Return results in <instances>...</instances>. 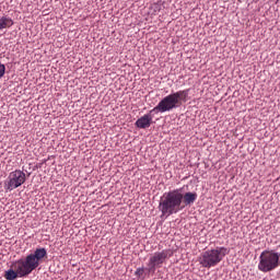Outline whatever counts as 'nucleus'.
<instances>
[{"mask_svg": "<svg viewBox=\"0 0 280 280\" xmlns=\"http://www.w3.org/2000/svg\"><path fill=\"white\" fill-rule=\"evenodd\" d=\"M44 257H47V249H36L34 254H30L24 260H18L13 265L14 270L9 269L5 271L4 279L14 280L16 277H27V275H31L33 270H36V268L40 266V261H43Z\"/></svg>", "mask_w": 280, "mask_h": 280, "instance_id": "f257e3e1", "label": "nucleus"}, {"mask_svg": "<svg viewBox=\"0 0 280 280\" xmlns=\"http://www.w3.org/2000/svg\"><path fill=\"white\" fill-rule=\"evenodd\" d=\"M183 195L180 190H172L162 197L160 201L159 209L162 212V215H172L178 213L183 207Z\"/></svg>", "mask_w": 280, "mask_h": 280, "instance_id": "f03ea898", "label": "nucleus"}, {"mask_svg": "<svg viewBox=\"0 0 280 280\" xmlns=\"http://www.w3.org/2000/svg\"><path fill=\"white\" fill-rule=\"evenodd\" d=\"M187 100V91H179L173 93L168 96H165L159 104L155 106L151 113H167V110H172L180 106L183 102Z\"/></svg>", "mask_w": 280, "mask_h": 280, "instance_id": "7ed1b4c3", "label": "nucleus"}, {"mask_svg": "<svg viewBox=\"0 0 280 280\" xmlns=\"http://www.w3.org/2000/svg\"><path fill=\"white\" fill-rule=\"evenodd\" d=\"M226 255H229V249H226V247L209 249L201 254L199 264L202 268H213V266H218Z\"/></svg>", "mask_w": 280, "mask_h": 280, "instance_id": "20e7f679", "label": "nucleus"}, {"mask_svg": "<svg viewBox=\"0 0 280 280\" xmlns=\"http://www.w3.org/2000/svg\"><path fill=\"white\" fill-rule=\"evenodd\" d=\"M280 255L275 252L265 250L260 254L258 270L261 272H270L279 268Z\"/></svg>", "mask_w": 280, "mask_h": 280, "instance_id": "39448f33", "label": "nucleus"}, {"mask_svg": "<svg viewBox=\"0 0 280 280\" xmlns=\"http://www.w3.org/2000/svg\"><path fill=\"white\" fill-rule=\"evenodd\" d=\"M26 180V175L21 170L13 171L9 174L8 182L4 185L7 191H12L21 187Z\"/></svg>", "mask_w": 280, "mask_h": 280, "instance_id": "423d86ee", "label": "nucleus"}, {"mask_svg": "<svg viewBox=\"0 0 280 280\" xmlns=\"http://www.w3.org/2000/svg\"><path fill=\"white\" fill-rule=\"evenodd\" d=\"M167 259V252L155 253L149 260L148 272H155L156 267L161 266Z\"/></svg>", "mask_w": 280, "mask_h": 280, "instance_id": "0eeeda50", "label": "nucleus"}, {"mask_svg": "<svg viewBox=\"0 0 280 280\" xmlns=\"http://www.w3.org/2000/svg\"><path fill=\"white\" fill-rule=\"evenodd\" d=\"M151 124H152V116L150 115H144L136 121V126L138 128H150Z\"/></svg>", "mask_w": 280, "mask_h": 280, "instance_id": "6e6552de", "label": "nucleus"}, {"mask_svg": "<svg viewBox=\"0 0 280 280\" xmlns=\"http://www.w3.org/2000/svg\"><path fill=\"white\" fill-rule=\"evenodd\" d=\"M12 25H14L12 19L8 16L0 18V30H7V27H12Z\"/></svg>", "mask_w": 280, "mask_h": 280, "instance_id": "1a4fd4ad", "label": "nucleus"}, {"mask_svg": "<svg viewBox=\"0 0 280 280\" xmlns=\"http://www.w3.org/2000/svg\"><path fill=\"white\" fill-rule=\"evenodd\" d=\"M196 198H198V195H196V192H186L185 195H183V200L185 205H191L196 202Z\"/></svg>", "mask_w": 280, "mask_h": 280, "instance_id": "9d476101", "label": "nucleus"}, {"mask_svg": "<svg viewBox=\"0 0 280 280\" xmlns=\"http://www.w3.org/2000/svg\"><path fill=\"white\" fill-rule=\"evenodd\" d=\"M145 272V269L143 268H138L135 272L136 277H138V279H143V275Z\"/></svg>", "mask_w": 280, "mask_h": 280, "instance_id": "9b49d317", "label": "nucleus"}, {"mask_svg": "<svg viewBox=\"0 0 280 280\" xmlns=\"http://www.w3.org/2000/svg\"><path fill=\"white\" fill-rule=\"evenodd\" d=\"M5 75V65H0V80Z\"/></svg>", "mask_w": 280, "mask_h": 280, "instance_id": "f8f14e48", "label": "nucleus"}]
</instances>
